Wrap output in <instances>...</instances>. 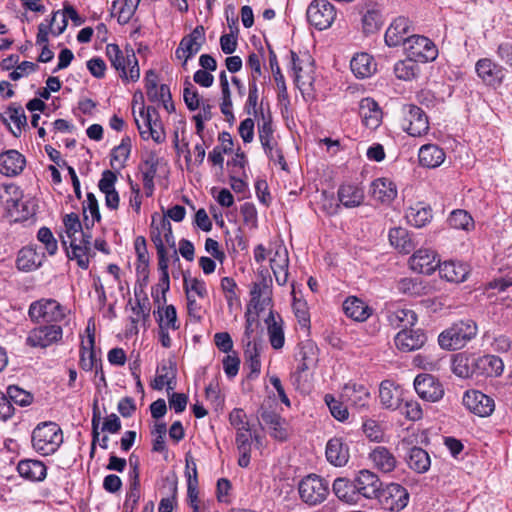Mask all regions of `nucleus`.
Here are the masks:
<instances>
[{
    "label": "nucleus",
    "mask_w": 512,
    "mask_h": 512,
    "mask_svg": "<svg viewBox=\"0 0 512 512\" xmlns=\"http://www.w3.org/2000/svg\"><path fill=\"white\" fill-rule=\"evenodd\" d=\"M106 55L123 81L136 82L139 80L140 68L133 49L127 48L123 52L117 44L110 43L106 46Z\"/></svg>",
    "instance_id": "nucleus-1"
},
{
    "label": "nucleus",
    "mask_w": 512,
    "mask_h": 512,
    "mask_svg": "<svg viewBox=\"0 0 512 512\" xmlns=\"http://www.w3.org/2000/svg\"><path fill=\"white\" fill-rule=\"evenodd\" d=\"M32 446L41 455L54 454L63 443V433L55 422H43L32 432Z\"/></svg>",
    "instance_id": "nucleus-2"
},
{
    "label": "nucleus",
    "mask_w": 512,
    "mask_h": 512,
    "mask_svg": "<svg viewBox=\"0 0 512 512\" xmlns=\"http://www.w3.org/2000/svg\"><path fill=\"white\" fill-rule=\"evenodd\" d=\"M476 334L477 325L473 320H460L440 333L438 343L443 349L458 350L464 347Z\"/></svg>",
    "instance_id": "nucleus-3"
},
{
    "label": "nucleus",
    "mask_w": 512,
    "mask_h": 512,
    "mask_svg": "<svg viewBox=\"0 0 512 512\" xmlns=\"http://www.w3.org/2000/svg\"><path fill=\"white\" fill-rule=\"evenodd\" d=\"M329 493V482L317 474H309L298 483L299 497L309 506L321 504L327 499Z\"/></svg>",
    "instance_id": "nucleus-4"
},
{
    "label": "nucleus",
    "mask_w": 512,
    "mask_h": 512,
    "mask_svg": "<svg viewBox=\"0 0 512 512\" xmlns=\"http://www.w3.org/2000/svg\"><path fill=\"white\" fill-rule=\"evenodd\" d=\"M23 193L17 185L0 186V206L14 222H22L32 214L27 205L22 202Z\"/></svg>",
    "instance_id": "nucleus-5"
},
{
    "label": "nucleus",
    "mask_w": 512,
    "mask_h": 512,
    "mask_svg": "<svg viewBox=\"0 0 512 512\" xmlns=\"http://www.w3.org/2000/svg\"><path fill=\"white\" fill-rule=\"evenodd\" d=\"M66 308L55 299L42 298L30 304L28 315L35 323H56L66 316Z\"/></svg>",
    "instance_id": "nucleus-6"
},
{
    "label": "nucleus",
    "mask_w": 512,
    "mask_h": 512,
    "mask_svg": "<svg viewBox=\"0 0 512 512\" xmlns=\"http://www.w3.org/2000/svg\"><path fill=\"white\" fill-rule=\"evenodd\" d=\"M404 51L408 57L418 63H426L436 59L438 50L427 37L411 35L404 42Z\"/></svg>",
    "instance_id": "nucleus-7"
},
{
    "label": "nucleus",
    "mask_w": 512,
    "mask_h": 512,
    "mask_svg": "<svg viewBox=\"0 0 512 512\" xmlns=\"http://www.w3.org/2000/svg\"><path fill=\"white\" fill-rule=\"evenodd\" d=\"M140 116L143 119V125L135 118V123L139 130L140 136L144 140L152 138L156 143H162L165 139L164 129L158 120V113L155 107H145L142 104L140 108Z\"/></svg>",
    "instance_id": "nucleus-8"
},
{
    "label": "nucleus",
    "mask_w": 512,
    "mask_h": 512,
    "mask_svg": "<svg viewBox=\"0 0 512 512\" xmlns=\"http://www.w3.org/2000/svg\"><path fill=\"white\" fill-rule=\"evenodd\" d=\"M306 15L308 22L321 31L331 27L336 18V10L328 0H313Z\"/></svg>",
    "instance_id": "nucleus-9"
},
{
    "label": "nucleus",
    "mask_w": 512,
    "mask_h": 512,
    "mask_svg": "<svg viewBox=\"0 0 512 512\" xmlns=\"http://www.w3.org/2000/svg\"><path fill=\"white\" fill-rule=\"evenodd\" d=\"M383 509L399 512L403 510L409 502V493L400 484L390 483L385 488H381L376 498Z\"/></svg>",
    "instance_id": "nucleus-10"
},
{
    "label": "nucleus",
    "mask_w": 512,
    "mask_h": 512,
    "mask_svg": "<svg viewBox=\"0 0 512 512\" xmlns=\"http://www.w3.org/2000/svg\"><path fill=\"white\" fill-rule=\"evenodd\" d=\"M205 43V29L202 25L196 26L191 33L184 36L175 51V56L183 60V67L186 66L189 59L194 57Z\"/></svg>",
    "instance_id": "nucleus-11"
},
{
    "label": "nucleus",
    "mask_w": 512,
    "mask_h": 512,
    "mask_svg": "<svg viewBox=\"0 0 512 512\" xmlns=\"http://www.w3.org/2000/svg\"><path fill=\"white\" fill-rule=\"evenodd\" d=\"M62 336L63 330L61 326L56 324L42 325L29 332L26 344L33 348H47L60 341Z\"/></svg>",
    "instance_id": "nucleus-12"
},
{
    "label": "nucleus",
    "mask_w": 512,
    "mask_h": 512,
    "mask_svg": "<svg viewBox=\"0 0 512 512\" xmlns=\"http://www.w3.org/2000/svg\"><path fill=\"white\" fill-rule=\"evenodd\" d=\"M291 54V68L293 71L294 82L299 89L306 85H311L314 78L313 59L307 53L298 55L294 51Z\"/></svg>",
    "instance_id": "nucleus-13"
},
{
    "label": "nucleus",
    "mask_w": 512,
    "mask_h": 512,
    "mask_svg": "<svg viewBox=\"0 0 512 512\" xmlns=\"http://www.w3.org/2000/svg\"><path fill=\"white\" fill-rule=\"evenodd\" d=\"M414 388L418 396L427 402H438L444 396L441 382L431 374H419L414 379Z\"/></svg>",
    "instance_id": "nucleus-14"
},
{
    "label": "nucleus",
    "mask_w": 512,
    "mask_h": 512,
    "mask_svg": "<svg viewBox=\"0 0 512 512\" xmlns=\"http://www.w3.org/2000/svg\"><path fill=\"white\" fill-rule=\"evenodd\" d=\"M404 114L403 128L409 135L418 137L428 132V117L420 107L407 105L404 107Z\"/></svg>",
    "instance_id": "nucleus-15"
},
{
    "label": "nucleus",
    "mask_w": 512,
    "mask_h": 512,
    "mask_svg": "<svg viewBox=\"0 0 512 512\" xmlns=\"http://www.w3.org/2000/svg\"><path fill=\"white\" fill-rule=\"evenodd\" d=\"M260 424L269 429L270 436L279 441L287 440L289 436L288 423L278 413L261 407L258 411Z\"/></svg>",
    "instance_id": "nucleus-16"
},
{
    "label": "nucleus",
    "mask_w": 512,
    "mask_h": 512,
    "mask_svg": "<svg viewBox=\"0 0 512 512\" xmlns=\"http://www.w3.org/2000/svg\"><path fill=\"white\" fill-rule=\"evenodd\" d=\"M463 403L472 413L480 417L491 415L495 409L494 399L478 390L465 392Z\"/></svg>",
    "instance_id": "nucleus-17"
},
{
    "label": "nucleus",
    "mask_w": 512,
    "mask_h": 512,
    "mask_svg": "<svg viewBox=\"0 0 512 512\" xmlns=\"http://www.w3.org/2000/svg\"><path fill=\"white\" fill-rule=\"evenodd\" d=\"M382 483L379 477L369 470H361L354 478V488H356L357 495H361L367 499H376Z\"/></svg>",
    "instance_id": "nucleus-18"
},
{
    "label": "nucleus",
    "mask_w": 512,
    "mask_h": 512,
    "mask_svg": "<svg viewBox=\"0 0 512 512\" xmlns=\"http://www.w3.org/2000/svg\"><path fill=\"white\" fill-rule=\"evenodd\" d=\"M409 264L412 270L431 275L439 267L440 259L435 251L421 248L410 257Z\"/></svg>",
    "instance_id": "nucleus-19"
},
{
    "label": "nucleus",
    "mask_w": 512,
    "mask_h": 512,
    "mask_svg": "<svg viewBox=\"0 0 512 512\" xmlns=\"http://www.w3.org/2000/svg\"><path fill=\"white\" fill-rule=\"evenodd\" d=\"M327 461L334 467H344L350 459V448L342 437H333L328 440L325 448Z\"/></svg>",
    "instance_id": "nucleus-20"
},
{
    "label": "nucleus",
    "mask_w": 512,
    "mask_h": 512,
    "mask_svg": "<svg viewBox=\"0 0 512 512\" xmlns=\"http://www.w3.org/2000/svg\"><path fill=\"white\" fill-rule=\"evenodd\" d=\"M478 77L489 86H497L504 78V68L489 58L479 59L475 64Z\"/></svg>",
    "instance_id": "nucleus-21"
},
{
    "label": "nucleus",
    "mask_w": 512,
    "mask_h": 512,
    "mask_svg": "<svg viewBox=\"0 0 512 512\" xmlns=\"http://www.w3.org/2000/svg\"><path fill=\"white\" fill-rule=\"evenodd\" d=\"M426 340V334L422 329H412V327L400 330L394 338L396 347L403 352L420 349Z\"/></svg>",
    "instance_id": "nucleus-22"
},
{
    "label": "nucleus",
    "mask_w": 512,
    "mask_h": 512,
    "mask_svg": "<svg viewBox=\"0 0 512 512\" xmlns=\"http://www.w3.org/2000/svg\"><path fill=\"white\" fill-rule=\"evenodd\" d=\"M504 364L501 358L495 355H474V377H493L502 374Z\"/></svg>",
    "instance_id": "nucleus-23"
},
{
    "label": "nucleus",
    "mask_w": 512,
    "mask_h": 512,
    "mask_svg": "<svg viewBox=\"0 0 512 512\" xmlns=\"http://www.w3.org/2000/svg\"><path fill=\"white\" fill-rule=\"evenodd\" d=\"M411 31L410 21L403 16L396 18L388 27L385 33V43L389 47H396L400 44L404 45V42Z\"/></svg>",
    "instance_id": "nucleus-24"
},
{
    "label": "nucleus",
    "mask_w": 512,
    "mask_h": 512,
    "mask_svg": "<svg viewBox=\"0 0 512 512\" xmlns=\"http://www.w3.org/2000/svg\"><path fill=\"white\" fill-rule=\"evenodd\" d=\"M26 164L25 157L17 150H7L0 154V173L5 176L20 174Z\"/></svg>",
    "instance_id": "nucleus-25"
},
{
    "label": "nucleus",
    "mask_w": 512,
    "mask_h": 512,
    "mask_svg": "<svg viewBox=\"0 0 512 512\" xmlns=\"http://www.w3.org/2000/svg\"><path fill=\"white\" fill-rule=\"evenodd\" d=\"M44 259V253L37 252L32 246H27L18 252L16 266L22 272H31L41 267Z\"/></svg>",
    "instance_id": "nucleus-26"
},
{
    "label": "nucleus",
    "mask_w": 512,
    "mask_h": 512,
    "mask_svg": "<svg viewBox=\"0 0 512 512\" xmlns=\"http://www.w3.org/2000/svg\"><path fill=\"white\" fill-rule=\"evenodd\" d=\"M371 195L382 204H390L397 196V187L389 178H377L371 183Z\"/></svg>",
    "instance_id": "nucleus-27"
},
{
    "label": "nucleus",
    "mask_w": 512,
    "mask_h": 512,
    "mask_svg": "<svg viewBox=\"0 0 512 512\" xmlns=\"http://www.w3.org/2000/svg\"><path fill=\"white\" fill-rule=\"evenodd\" d=\"M267 325V333L269 342L273 349L279 350L284 346L285 334H284V323L280 315H275L270 310L268 317L265 319Z\"/></svg>",
    "instance_id": "nucleus-28"
},
{
    "label": "nucleus",
    "mask_w": 512,
    "mask_h": 512,
    "mask_svg": "<svg viewBox=\"0 0 512 512\" xmlns=\"http://www.w3.org/2000/svg\"><path fill=\"white\" fill-rule=\"evenodd\" d=\"M342 307L345 315L357 322L366 321L373 311L369 305L356 296L346 298Z\"/></svg>",
    "instance_id": "nucleus-29"
},
{
    "label": "nucleus",
    "mask_w": 512,
    "mask_h": 512,
    "mask_svg": "<svg viewBox=\"0 0 512 512\" xmlns=\"http://www.w3.org/2000/svg\"><path fill=\"white\" fill-rule=\"evenodd\" d=\"M342 397L356 408H364L370 400L368 388L362 384L348 383L343 387Z\"/></svg>",
    "instance_id": "nucleus-30"
},
{
    "label": "nucleus",
    "mask_w": 512,
    "mask_h": 512,
    "mask_svg": "<svg viewBox=\"0 0 512 512\" xmlns=\"http://www.w3.org/2000/svg\"><path fill=\"white\" fill-rule=\"evenodd\" d=\"M369 459L372 461L373 466L383 473H390L397 466L396 457L385 446L374 448L369 454Z\"/></svg>",
    "instance_id": "nucleus-31"
},
{
    "label": "nucleus",
    "mask_w": 512,
    "mask_h": 512,
    "mask_svg": "<svg viewBox=\"0 0 512 512\" xmlns=\"http://www.w3.org/2000/svg\"><path fill=\"white\" fill-rule=\"evenodd\" d=\"M359 113L366 127L375 129L380 125L382 119V111L374 99H362L359 106Z\"/></svg>",
    "instance_id": "nucleus-32"
},
{
    "label": "nucleus",
    "mask_w": 512,
    "mask_h": 512,
    "mask_svg": "<svg viewBox=\"0 0 512 512\" xmlns=\"http://www.w3.org/2000/svg\"><path fill=\"white\" fill-rule=\"evenodd\" d=\"M388 237L390 244L399 252L404 254L410 253L417 245L413 235L403 227H394L390 229Z\"/></svg>",
    "instance_id": "nucleus-33"
},
{
    "label": "nucleus",
    "mask_w": 512,
    "mask_h": 512,
    "mask_svg": "<svg viewBox=\"0 0 512 512\" xmlns=\"http://www.w3.org/2000/svg\"><path fill=\"white\" fill-rule=\"evenodd\" d=\"M17 471L21 477L36 482L45 479L47 468L40 460L24 459L18 463Z\"/></svg>",
    "instance_id": "nucleus-34"
},
{
    "label": "nucleus",
    "mask_w": 512,
    "mask_h": 512,
    "mask_svg": "<svg viewBox=\"0 0 512 512\" xmlns=\"http://www.w3.org/2000/svg\"><path fill=\"white\" fill-rule=\"evenodd\" d=\"M445 152L436 144H425L420 147L418 158L421 166L426 168L439 167L445 160Z\"/></svg>",
    "instance_id": "nucleus-35"
},
{
    "label": "nucleus",
    "mask_w": 512,
    "mask_h": 512,
    "mask_svg": "<svg viewBox=\"0 0 512 512\" xmlns=\"http://www.w3.org/2000/svg\"><path fill=\"white\" fill-rule=\"evenodd\" d=\"M439 274L449 282H464L469 274L468 266L461 262L445 261L439 264Z\"/></svg>",
    "instance_id": "nucleus-36"
},
{
    "label": "nucleus",
    "mask_w": 512,
    "mask_h": 512,
    "mask_svg": "<svg viewBox=\"0 0 512 512\" xmlns=\"http://www.w3.org/2000/svg\"><path fill=\"white\" fill-rule=\"evenodd\" d=\"M250 295L249 307H252L256 314H259L271 303L270 289L265 279L261 283H253Z\"/></svg>",
    "instance_id": "nucleus-37"
},
{
    "label": "nucleus",
    "mask_w": 512,
    "mask_h": 512,
    "mask_svg": "<svg viewBox=\"0 0 512 512\" xmlns=\"http://www.w3.org/2000/svg\"><path fill=\"white\" fill-rule=\"evenodd\" d=\"M62 244L67 247V240L62 236ZM91 247L85 246L78 242V239H73L69 242V249L66 248L67 257L70 260H76L77 265L86 270L89 267V254Z\"/></svg>",
    "instance_id": "nucleus-38"
},
{
    "label": "nucleus",
    "mask_w": 512,
    "mask_h": 512,
    "mask_svg": "<svg viewBox=\"0 0 512 512\" xmlns=\"http://www.w3.org/2000/svg\"><path fill=\"white\" fill-rule=\"evenodd\" d=\"M297 372L303 373L310 367L315 365L318 360V348L311 340H306L300 344L299 352L297 353Z\"/></svg>",
    "instance_id": "nucleus-39"
},
{
    "label": "nucleus",
    "mask_w": 512,
    "mask_h": 512,
    "mask_svg": "<svg viewBox=\"0 0 512 512\" xmlns=\"http://www.w3.org/2000/svg\"><path fill=\"white\" fill-rule=\"evenodd\" d=\"M351 71L357 78L370 77L376 71V63L368 53H358L350 61Z\"/></svg>",
    "instance_id": "nucleus-40"
},
{
    "label": "nucleus",
    "mask_w": 512,
    "mask_h": 512,
    "mask_svg": "<svg viewBox=\"0 0 512 512\" xmlns=\"http://www.w3.org/2000/svg\"><path fill=\"white\" fill-rule=\"evenodd\" d=\"M388 322L394 328L401 330L413 327L417 321V314L409 308H397L388 312Z\"/></svg>",
    "instance_id": "nucleus-41"
},
{
    "label": "nucleus",
    "mask_w": 512,
    "mask_h": 512,
    "mask_svg": "<svg viewBox=\"0 0 512 512\" xmlns=\"http://www.w3.org/2000/svg\"><path fill=\"white\" fill-rule=\"evenodd\" d=\"M339 201L347 208L360 206L364 201V191L355 184H343L338 190Z\"/></svg>",
    "instance_id": "nucleus-42"
},
{
    "label": "nucleus",
    "mask_w": 512,
    "mask_h": 512,
    "mask_svg": "<svg viewBox=\"0 0 512 512\" xmlns=\"http://www.w3.org/2000/svg\"><path fill=\"white\" fill-rule=\"evenodd\" d=\"M94 345V335H89L87 345L83 343L81 346L79 364L85 371L97 370V367L102 363L101 359L97 357Z\"/></svg>",
    "instance_id": "nucleus-43"
},
{
    "label": "nucleus",
    "mask_w": 512,
    "mask_h": 512,
    "mask_svg": "<svg viewBox=\"0 0 512 512\" xmlns=\"http://www.w3.org/2000/svg\"><path fill=\"white\" fill-rule=\"evenodd\" d=\"M406 462L409 468L417 473L427 472L431 465L430 456L427 451L416 446L409 449Z\"/></svg>",
    "instance_id": "nucleus-44"
},
{
    "label": "nucleus",
    "mask_w": 512,
    "mask_h": 512,
    "mask_svg": "<svg viewBox=\"0 0 512 512\" xmlns=\"http://www.w3.org/2000/svg\"><path fill=\"white\" fill-rule=\"evenodd\" d=\"M7 124L13 123L15 128H10L12 134L18 137L22 129L27 126V118L21 106L10 105L1 115Z\"/></svg>",
    "instance_id": "nucleus-45"
},
{
    "label": "nucleus",
    "mask_w": 512,
    "mask_h": 512,
    "mask_svg": "<svg viewBox=\"0 0 512 512\" xmlns=\"http://www.w3.org/2000/svg\"><path fill=\"white\" fill-rule=\"evenodd\" d=\"M379 399L383 407L397 409L400 403L399 390L391 381L385 380L379 387Z\"/></svg>",
    "instance_id": "nucleus-46"
},
{
    "label": "nucleus",
    "mask_w": 512,
    "mask_h": 512,
    "mask_svg": "<svg viewBox=\"0 0 512 512\" xmlns=\"http://www.w3.org/2000/svg\"><path fill=\"white\" fill-rule=\"evenodd\" d=\"M332 491L338 499L346 503L355 502L358 496L356 488H354V480L350 481L349 479L342 477L334 480Z\"/></svg>",
    "instance_id": "nucleus-47"
},
{
    "label": "nucleus",
    "mask_w": 512,
    "mask_h": 512,
    "mask_svg": "<svg viewBox=\"0 0 512 512\" xmlns=\"http://www.w3.org/2000/svg\"><path fill=\"white\" fill-rule=\"evenodd\" d=\"M146 94L150 102H161L164 109L168 113H172L175 111V106L172 101V96L168 85L161 84L160 86H157L154 89L147 91Z\"/></svg>",
    "instance_id": "nucleus-48"
},
{
    "label": "nucleus",
    "mask_w": 512,
    "mask_h": 512,
    "mask_svg": "<svg viewBox=\"0 0 512 512\" xmlns=\"http://www.w3.org/2000/svg\"><path fill=\"white\" fill-rule=\"evenodd\" d=\"M452 371L461 378L474 377V355L457 354L452 361Z\"/></svg>",
    "instance_id": "nucleus-49"
},
{
    "label": "nucleus",
    "mask_w": 512,
    "mask_h": 512,
    "mask_svg": "<svg viewBox=\"0 0 512 512\" xmlns=\"http://www.w3.org/2000/svg\"><path fill=\"white\" fill-rule=\"evenodd\" d=\"M84 223L87 229L92 227L95 222L101 219L98 201L91 192L87 193V198L83 202Z\"/></svg>",
    "instance_id": "nucleus-50"
},
{
    "label": "nucleus",
    "mask_w": 512,
    "mask_h": 512,
    "mask_svg": "<svg viewBox=\"0 0 512 512\" xmlns=\"http://www.w3.org/2000/svg\"><path fill=\"white\" fill-rule=\"evenodd\" d=\"M382 25V16L376 6L368 5L362 16V29L365 34H372Z\"/></svg>",
    "instance_id": "nucleus-51"
},
{
    "label": "nucleus",
    "mask_w": 512,
    "mask_h": 512,
    "mask_svg": "<svg viewBox=\"0 0 512 512\" xmlns=\"http://www.w3.org/2000/svg\"><path fill=\"white\" fill-rule=\"evenodd\" d=\"M397 289L402 294L418 297L426 294L427 287L420 278H402L397 283Z\"/></svg>",
    "instance_id": "nucleus-52"
},
{
    "label": "nucleus",
    "mask_w": 512,
    "mask_h": 512,
    "mask_svg": "<svg viewBox=\"0 0 512 512\" xmlns=\"http://www.w3.org/2000/svg\"><path fill=\"white\" fill-rule=\"evenodd\" d=\"M269 65L273 73V77L278 89V96L280 100H287L289 99L287 87L285 83V78L281 72V69L278 65V60L275 52L270 49L269 52Z\"/></svg>",
    "instance_id": "nucleus-53"
},
{
    "label": "nucleus",
    "mask_w": 512,
    "mask_h": 512,
    "mask_svg": "<svg viewBox=\"0 0 512 512\" xmlns=\"http://www.w3.org/2000/svg\"><path fill=\"white\" fill-rule=\"evenodd\" d=\"M135 296V305L132 307L133 317L132 322L136 323L140 320H146L149 317V301L147 296L145 295L142 287L138 290L136 287L134 289Z\"/></svg>",
    "instance_id": "nucleus-54"
},
{
    "label": "nucleus",
    "mask_w": 512,
    "mask_h": 512,
    "mask_svg": "<svg viewBox=\"0 0 512 512\" xmlns=\"http://www.w3.org/2000/svg\"><path fill=\"white\" fill-rule=\"evenodd\" d=\"M406 218L411 225L421 228L432 219V210L426 206L411 207L406 212Z\"/></svg>",
    "instance_id": "nucleus-55"
},
{
    "label": "nucleus",
    "mask_w": 512,
    "mask_h": 512,
    "mask_svg": "<svg viewBox=\"0 0 512 512\" xmlns=\"http://www.w3.org/2000/svg\"><path fill=\"white\" fill-rule=\"evenodd\" d=\"M272 121L262 115V123L258 125V134L265 153L272 155V146L276 144L273 137Z\"/></svg>",
    "instance_id": "nucleus-56"
},
{
    "label": "nucleus",
    "mask_w": 512,
    "mask_h": 512,
    "mask_svg": "<svg viewBox=\"0 0 512 512\" xmlns=\"http://www.w3.org/2000/svg\"><path fill=\"white\" fill-rule=\"evenodd\" d=\"M419 72L418 62L407 56L405 60L398 61L394 66V73L398 79L409 81Z\"/></svg>",
    "instance_id": "nucleus-57"
},
{
    "label": "nucleus",
    "mask_w": 512,
    "mask_h": 512,
    "mask_svg": "<svg viewBox=\"0 0 512 512\" xmlns=\"http://www.w3.org/2000/svg\"><path fill=\"white\" fill-rule=\"evenodd\" d=\"M140 3V0H115L112 3V8L116 9L118 5H121L119 7L118 11V22L119 24H127L133 15L135 14L138 5Z\"/></svg>",
    "instance_id": "nucleus-58"
},
{
    "label": "nucleus",
    "mask_w": 512,
    "mask_h": 512,
    "mask_svg": "<svg viewBox=\"0 0 512 512\" xmlns=\"http://www.w3.org/2000/svg\"><path fill=\"white\" fill-rule=\"evenodd\" d=\"M131 152V140L128 136L122 138L120 144L113 148L111 152L110 164L115 167L118 164L119 168H123L125 162L129 158Z\"/></svg>",
    "instance_id": "nucleus-59"
},
{
    "label": "nucleus",
    "mask_w": 512,
    "mask_h": 512,
    "mask_svg": "<svg viewBox=\"0 0 512 512\" xmlns=\"http://www.w3.org/2000/svg\"><path fill=\"white\" fill-rule=\"evenodd\" d=\"M246 325L245 331L242 338L243 345L261 343V340L256 335V330L259 326L258 314H252L250 308L245 313Z\"/></svg>",
    "instance_id": "nucleus-60"
},
{
    "label": "nucleus",
    "mask_w": 512,
    "mask_h": 512,
    "mask_svg": "<svg viewBox=\"0 0 512 512\" xmlns=\"http://www.w3.org/2000/svg\"><path fill=\"white\" fill-rule=\"evenodd\" d=\"M244 347V357L251 372L256 374L260 373V350L262 348L261 343L247 344L244 345Z\"/></svg>",
    "instance_id": "nucleus-61"
},
{
    "label": "nucleus",
    "mask_w": 512,
    "mask_h": 512,
    "mask_svg": "<svg viewBox=\"0 0 512 512\" xmlns=\"http://www.w3.org/2000/svg\"><path fill=\"white\" fill-rule=\"evenodd\" d=\"M6 396L11 404L13 402L22 407L30 405L33 401L32 394L17 385H9L6 390Z\"/></svg>",
    "instance_id": "nucleus-62"
},
{
    "label": "nucleus",
    "mask_w": 512,
    "mask_h": 512,
    "mask_svg": "<svg viewBox=\"0 0 512 512\" xmlns=\"http://www.w3.org/2000/svg\"><path fill=\"white\" fill-rule=\"evenodd\" d=\"M449 225L455 229L468 230L473 225L472 217L465 210H454L449 218Z\"/></svg>",
    "instance_id": "nucleus-63"
},
{
    "label": "nucleus",
    "mask_w": 512,
    "mask_h": 512,
    "mask_svg": "<svg viewBox=\"0 0 512 512\" xmlns=\"http://www.w3.org/2000/svg\"><path fill=\"white\" fill-rule=\"evenodd\" d=\"M37 240L44 245L49 255L53 256L58 250L57 240L48 227H41L37 232Z\"/></svg>",
    "instance_id": "nucleus-64"
}]
</instances>
